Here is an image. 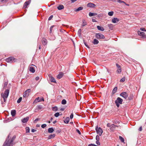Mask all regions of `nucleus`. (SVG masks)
Instances as JSON below:
<instances>
[{
    "mask_svg": "<svg viewBox=\"0 0 146 146\" xmlns=\"http://www.w3.org/2000/svg\"><path fill=\"white\" fill-rule=\"evenodd\" d=\"M116 65L117 68V69L121 68L120 66H119L118 64H116Z\"/></svg>",
    "mask_w": 146,
    "mask_h": 146,
    "instance_id": "49",
    "label": "nucleus"
},
{
    "mask_svg": "<svg viewBox=\"0 0 146 146\" xmlns=\"http://www.w3.org/2000/svg\"><path fill=\"white\" fill-rule=\"evenodd\" d=\"M29 117H27L21 120L22 122L23 123H26L29 120Z\"/></svg>",
    "mask_w": 146,
    "mask_h": 146,
    "instance_id": "11",
    "label": "nucleus"
},
{
    "mask_svg": "<svg viewBox=\"0 0 146 146\" xmlns=\"http://www.w3.org/2000/svg\"><path fill=\"white\" fill-rule=\"evenodd\" d=\"M96 5L94 3H89L87 4V7H91V8H94L95 7H96Z\"/></svg>",
    "mask_w": 146,
    "mask_h": 146,
    "instance_id": "12",
    "label": "nucleus"
},
{
    "mask_svg": "<svg viewBox=\"0 0 146 146\" xmlns=\"http://www.w3.org/2000/svg\"><path fill=\"white\" fill-rule=\"evenodd\" d=\"M97 28L100 31H104V28L100 26H97Z\"/></svg>",
    "mask_w": 146,
    "mask_h": 146,
    "instance_id": "20",
    "label": "nucleus"
},
{
    "mask_svg": "<svg viewBox=\"0 0 146 146\" xmlns=\"http://www.w3.org/2000/svg\"><path fill=\"white\" fill-rule=\"evenodd\" d=\"M61 103L63 105L66 104V101L65 99H63L61 102Z\"/></svg>",
    "mask_w": 146,
    "mask_h": 146,
    "instance_id": "35",
    "label": "nucleus"
},
{
    "mask_svg": "<svg viewBox=\"0 0 146 146\" xmlns=\"http://www.w3.org/2000/svg\"><path fill=\"white\" fill-rule=\"evenodd\" d=\"M119 139L121 141V142H123V143L124 142V139L123 137H121V136H119Z\"/></svg>",
    "mask_w": 146,
    "mask_h": 146,
    "instance_id": "32",
    "label": "nucleus"
},
{
    "mask_svg": "<svg viewBox=\"0 0 146 146\" xmlns=\"http://www.w3.org/2000/svg\"><path fill=\"white\" fill-rule=\"evenodd\" d=\"M95 36L98 39H104L105 38L104 36L102 34L100 33H96Z\"/></svg>",
    "mask_w": 146,
    "mask_h": 146,
    "instance_id": "6",
    "label": "nucleus"
},
{
    "mask_svg": "<svg viewBox=\"0 0 146 146\" xmlns=\"http://www.w3.org/2000/svg\"><path fill=\"white\" fill-rule=\"evenodd\" d=\"M117 2L120 3H123L125 4L126 5H128V4H125V3L123 1L120 0H118L117 1Z\"/></svg>",
    "mask_w": 146,
    "mask_h": 146,
    "instance_id": "41",
    "label": "nucleus"
},
{
    "mask_svg": "<svg viewBox=\"0 0 146 146\" xmlns=\"http://www.w3.org/2000/svg\"><path fill=\"white\" fill-rule=\"evenodd\" d=\"M64 6L62 5H60L57 7V9L59 10H62L64 8Z\"/></svg>",
    "mask_w": 146,
    "mask_h": 146,
    "instance_id": "25",
    "label": "nucleus"
},
{
    "mask_svg": "<svg viewBox=\"0 0 146 146\" xmlns=\"http://www.w3.org/2000/svg\"><path fill=\"white\" fill-rule=\"evenodd\" d=\"M99 141H96V143L98 145H100V143Z\"/></svg>",
    "mask_w": 146,
    "mask_h": 146,
    "instance_id": "56",
    "label": "nucleus"
},
{
    "mask_svg": "<svg viewBox=\"0 0 146 146\" xmlns=\"http://www.w3.org/2000/svg\"><path fill=\"white\" fill-rule=\"evenodd\" d=\"M9 90L8 89H7L5 91L4 94H1L2 97H5V98H7L8 96L9 95Z\"/></svg>",
    "mask_w": 146,
    "mask_h": 146,
    "instance_id": "7",
    "label": "nucleus"
},
{
    "mask_svg": "<svg viewBox=\"0 0 146 146\" xmlns=\"http://www.w3.org/2000/svg\"><path fill=\"white\" fill-rule=\"evenodd\" d=\"M53 16L52 15H51L48 18V20H51L53 18Z\"/></svg>",
    "mask_w": 146,
    "mask_h": 146,
    "instance_id": "53",
    "label": "nucleus"
},
{
    "mask_svg": "<svg viewBox=\"0 0 146 146\" xmlns=\"http://www.w3.org/2000/svg\"><path fill=\"white\" fill-rule=\"evenodd\" d=\"M92 43L94 44H97L98 43L99 41L97 39H94V40L93 41Z\"/></svg>",
    "mask_w": 146,
    "mask_h": 146,
    "instance_id": "24",
    "label": "nucleus"
},
{
    "mask_svg": "<svg viewBox=\"0 0 146 146\" xmlns=\"http://www.w3.org/2000/svg\"><path fill=\"white\" fill-rule=\"evenodd\" d=\"M17 59L13 57H10L6 59V61L8 62L13 63L16 61Z\"/></svg>",
    "mask_w": 146,
    "mask_h": 146,
    "instance_id": "3",
    "label": "nucleus"
},
{
    "mask_svg": "<svg viewBox=\"0 0 146 146\" xmlns=\"http://www.w3.org/2000/svg\"><path fill=\"white\" fill-rule=\"evenodd\" d=\"M63 74L62 72H60L59 74L57 76V78L58 79H60L62 78L63 76Z\"/></svg>",
    "mask_w": 146,
    "mask_h": 146,
    "instance_id": "18",
    "label": "nucleus"
},
{
    "mask_svg": "<svg viewBox=\"0 0 146 146\" xmlns=\"http://www.w3.org/2000/svg\"><path fill=\"white\" fill-rule=\"evenodd\" d=\"M36 131V130L35 129H31V131L32 132H35Z\"/></svg>",
    "mask_w": 146,
    "mask_h": 146,
    "instance_id": "62",
    "label": "nucleus"
},
{
    "mask_svg": "<svg viewBox=\"0 0 146 146\" xmlns=\"http://www.w3.org/2000/svg\"><path fill=\"white\" fill-rule=\"evenodd\" d=\"M120 95L125 99H126L128 96V94L126 92H123L121 93Z\"/></svg>",
    "mask_w": 146,
    "mask_h": 146,
    "instance_id": "9",
    "label": "nucleus"
},
{
    "mask_svg": "<svg viewBox=\"0 0 146 146\" xmlns=\"http://www.w3.org/2000/svg\"><path fill=\"white\" fill-rule=\"evenodd\" d=\"M83 9V7H79L78 8L76 9L75 10V11H78L82 10Z\"/></svg>",
    "mask_w": 146,
    "mask_h": 146,
    "instance_id": "30",
    "label": "nucleus"
},
{
    "mask_svg": "<svg viewBox=\"0 0 146 146\" xmlns=\"http://www.w3.org/2000/svg\"><path fill=\"white\" fill-rule=\"evenodd\" d=\"M49 79L51 82H53L54 83H56V81L54 78L52 77L50 74H49L48 75Z\"/></svg>",
    "mask_w": 146,
    "mask_h": 146,
    "instance_id": "10",
    "label": "nucleus"
},
{
    "mask_svg": "<svg viewBox=\"0 0 146 146\" xmlns=\"http://www.w3.org/2000/svg\"><path fill=\"white\" fill-rule=\"evenodd\" d=\"M7 1V0H0V2L4 3L5 2Z\"/></svg>",
    "mask_w": 146,
    "mask_h": 146,
    "instance_id": "59",
    "label": "nucleus"
},
{
    "mask_svg": "<svg viewBox=\"0 0 146 146\" xmlns=\"http://www.w3.org/2000/svg\"><path fill=\"white\" fill-rule=\"evenodd\" d=\"M113 14V11L109 12L108 13V15L110 16H112Z\"/></svg>",
    "mask_w": 146,
    "mask_h": 146,
    "instance_id": "39",
    "label": "nucleus"
},
{
    "mask_svg": "<svg viewBox=\"0 0 146 146\" xmlns=\"http://www.w3.org/2000/svg\"><path fill=\"white\" fill-rule=\"evenodd\" d=\"M54 131V129L52 127L49 128L48 129V131L49 133H52Z\"/></svg>",
    "mask_w": 146,
    "mask_h": 146,
    "instance_id": "26",
    "label": "nucleus"
},
{
    "mask_svg": "<svg viewBox=\"0 0 146 146\" xmlns=\"http://www.w3.org/2000/svg\"><path fill=\"white\" fill-rule=\"evenodd\" d=\"M117 89V87H115L114 88V89H113V90L112 91V93L113 94H115L116 92Z\"/></svg>",
    "mask_w": 146,
    "mask_h": 146,
    "instance_id": "28",
    "label": "nucleus"
},
{
    "mask_svg": "<svg viewBox=\"0 0 146 146\" xmlns=\"http://www.w3.org/2000/svg\"><path fill=\"white\" fill-rule=\"evenodd\" d=\"M4 101V102H6V99L7 98H5V97H2Z\"/></svg>",
    "mask_w": 146,
    "mask_h": 146,
    "instance_id": "57",
    "label": "nucleus"
},
{
    "mask_svg": "<svg viewBox=\"0 0 146 146\" xmlns=\"http://www.w3.org/2000/svg\"><path fill=\"white\" fill-rule=\"evenodd\" d=\"M96 141H99L100 139L98 135H97L96 137Z\"/></svg>",
    "mask_w": 146,
    "mask_h": 146,
    "instance_id": "48",
    "label": "nucleus"
},
{
    "mask_svg": "<svg viewBox=\"0 0 146 146\" xmlns=\"http://www.w3.org/2000/svg\"><path fill=\"white\" fill-rule=\"evenodd\" d=\"M39 77H38V76H37V77H36L35 78V80H36V81H37V80H39Z\"/></svg>",
    "mask_w": 146,
    "mask_h": 146,
    "instance_id": "61",
    "label": "nucleus"
},
{
    "mask_svg": "<svg viewBox=\"0 0 146 146\" xmlns=\"http://www.w3.org/2000/svg\"><path fill=\"white\" fill-rule=\"evenodd\" d=\"M123 100L119 97H118L115 101V103L117 107H119L120 104H122Z\"/></svg>",
    "mask_w": 146,
    "mask_h": 146,
    "instance_id": "2",
    "label": "nucleus"
},
{
    "mask_svg": "<svg viewBox=\"0 0 146 146\" xmlns=\"http://www.w3.org/2000/svg\"><path fill=\"white\" fill-rule=\"evenodd\" d=\"M31 91L30 89H27L23 93V97L27 98L29 95V93Z\"/></svg>",
    "mask_w": 146,
    "mask_h": 146,
    "instance_id": "5",
    "label": "nucleus"
},
{
    "mask_svg": "<svg viewBox=\"0 0 146 146\" xmlns=\"http://www.w3.org/2000/svg\"><path fill=\"white\" fill-rule=\"evenodd\" d=\"M133 93L132 94H131L130 95L129 98H128V100H131L133 99Z\"/></svg>",
    "mask_w": 146,
    "mask_h": 146,
    "instance_id": "33",
    "label": "nucleus"
},
{
    "mask_svg": "<svg viewBox=\"0 0 146 146\" xmlns=\"http://www.w3.org/2000/svg\"><path fill=\"white\" fill-rule=\"evenodd\" d=\"M137 33L140 36L143 37L145 36V33L143 32H141L139 31H137Z\"/></svg>",
    "mask_w": 146,
    "mask_h": 146,
    "instance_id": "16",
    "label": "nucleus"
},
{
    "mask_svg": "<svg viewBox=\"0 0 146 146\" xmlns=\"http://www.w3.org/2000/svg\"><path fill=\"white\" fill-rule=\"evenodd\" d=\"M81 30L80 29H79L78 32V34L79 36H80L81 35Z\"/></svg>",
    "mask_w": 146,
    "mask_h": 146,
    "instance_id": "38",
    "label": "nucleus"
},
{
    "mask_svg": "<svg viewBox=\"0 0 146 146\" xmlns=\"http://www.w3.org/2000/svg\"><path fill=\"white\" fill-rule=\"evenodd\" d=\"M107 126L108 127H109L110 128L111 126V125L110 123H108L107 124Z\"/></svg>",
    "mask_w": 146,
    "mask_h": 146,
    "instance_id": "54",
    "label": "nucleus"
},
{
    "mask_svg": "<svg viewBox=\"0 0 146 146\" xmlns=\"http://www.w3.org/2000/svg\"><path fill=\"white\" fill-rule=\"evenodd\" d=\"M70 120V118L68 117H66L64 121V123H68Z\"/></svg>",
    "mask_w": 146,
    "mask_h": 146,
    "instance_id": "21",
    "label": "nucleus"
},
{
    "mask_svg": "<svg viewBox=\"0 0 146 146\" xmlns=\"http://www.w3.org/2000/svg\"><path fill=\"white\" fill-rule=\"evenodd\" d=\"M31 2V0H29L28 1H26L24 3L23 8L24 9H26L27 6L29 5Z\"/></svg>",
    "mask_w": 146,
    "mask_h": 146,
    "instance_id": "8",
    "label": "nucleus"
},
{
    "mask_svg": "<svg viewBox=\"0 0 146 146\" xmlns=\"http://www.w3.org/2000/svg\"><path fill=\"white\" fill-rule=\"evenodd\" d=\"M97 15V14L96 13H92L91 12H90L89 13V15L90 17H92L96 15Z\"/></svg>",
    "mask_w": 146,
    "mask_h": 146,
    "instance_id": "23",
    "label": "nucleus"
},
{
    "mask_svg": "<svg viewBox=\"0 0 146 146\" xmlns=\"http://www.w3.org/2000/svg\"><path fill=\"white\" fill-rule=\"evenodd\" d=\"M46 125L45 124H42L41 125V127L42 128H44L45 127H46Z\"/></svg>",
    "mask_w": 146,
    "mask_h": 146,
    "instance_id": "46",
    "label": "nucleus"
},
{
    "mask_svg": "<svg viewBox=\"0 0 146 146\" xmlns=\"http://www.w3.org/2000/svg\"><path fill=\"white\" fill-rule=\"evenodd\" d=\"M119 19L117 18H114L112 20V22L113 23H116L119 21Z\"/></svg>",
    "mask_w": 146,
    "mask_h": 146,
    "instance_id": "14",
    "label": "nucleus"
},
{
    "mask_svg": "<svg viewBox=\"0 0 146 146\" xmlns=\"http://www.w3.org/2000/svg\"><path fill=\"white\" fill-rule=\"evenodd\" d=\"M40 99L39 97H38L35 99V100L34 101L33 103H36L38 102H40Z\"/></svg>",
    "mask_w": 146,
    "mask_h": 146,
    "instance_id": "22",
    "label": "nucleus"
},
{
    "mask_svg": "<svg viewBox=\"0 0 146 146\" xmlns=\"http://www.w3.org/2000/svg\"><path fill=\"white\" fill-rule=\"evenodd\" d=\"M87 24L86 21L85 20H83L82 24V27H84Z\"/></svg>",
    "mask_w": 146,
    "mask_h": 146,
    "instance_id": "29",
    "label": "nucleus"
},
{
    "mask_svg": "<svg viewBox=\"0 0 146 146\" xmlns=\"http://www.w3.org/2000/svg\"><path fill=\"white\" fill-rule=\"evenodd\" d=\"M84 44L86 47H87L88 48H90L89 46L87 44L86 42H84Z\"/></svg>",
    "mask_w": 146,
    "mask_h": 146,
    "instance_id": "52",
    "label": "nucleus"
},
{
    "mask_svg": "<svg viewBox=\"0 0 146 146\" xmlns=\"http://www.w3.org/2000/svg\"><path fill=\"white\" fill-rule=\"evenodd\" d=\"M108 26L109 28L111 30H112L113 28V25L112 24H110L108 25Z\"/></svg>",
    "mask_w": 146,
    "mask_h": 146,
    "instance_id": "34",
    "label": "nucleus"
},
{
    "mask_svg": "<svg viewBox=\"0 0 146 146\" xmlns=\"http://www.w3.org/2000/svg\"><path fill=\"white\" fill-rule=\"evenodd\" d=\"M88 146H94V144H90L88 145Z\"/></svg>",
    "mask_w": 146,
    "mask_h": 146,
    "instance_id": "64",
    "label": "nucleus"
},
{
    "mask_svg": "<svg viewBox=\"0 0 146 146\" xmlns=\"http://www.w3.org/2000/svg\"><path fill=\"white\" fill-rule=\"evenodd\" d=\"M58 110V108L56 106H55L52 108V110L53 111H57Z\"/></svg>",
    "mask_w": 146,
    "mask_h": 146,
    "instance_id": "31",
    "label": "nucleus"
},
{
    "mask_svg": "<svg viewBox=\"0 0 146 146\" xmlns=\"http://www.w3.org/2000/svg\"><path fill=\"white\" fill-rule=\"evenodd\" d=\"M55 26L54 25H53V26H51L50 28V33H51L52 32V28L55 27Z\"/></svg>",
    "mask_w": 146,
    "mask_h": 146,
    "instance_id": "43",
    "label": "nucleus"
},
{
    "mask_svg": "<svg viewBox=\"0 0 146 146\" xmlns=\"http://www.w3.org/2000/svg\"><path fill=\"white\" fill-rule=\"evenodd\" d=\"M140 30L142 31H146L145 29L144 28H142L140 29Z\"/></svg>",
    "mask_w": 146,
    "mask_h": 146,
    "instance_id": "51",
    "label": "nucleus"
},
{
    "mask_svg": "<svg viewBox=\"0 0 146 146\" xmlns=\"http://www.w3.org/2000/svg\"><path fill=\"white\" fill-rule=\"evenodd\" d=\"M40 102H41V101H44V99L43 97H42V98H41L40 99Z\"/></svg>",
    "mask_w": 146,
    "mask_h": 146,
    "instance_id": "58",
    "label": "nucleus"
},
{
    "mask_svg": "<svg viewBox=\"0 0 146 146\" xmlns=\"http://www.w3.org/2000/svg\"><path fill=\"white\" fill-rule=\"evenodd\" d=\"M25 129L26 131V133H29V132L30 131V129L29 127H26L25 128Z\"/></svg>",
    "mask_w": 146,
    "mask_h": 146,
    "instance_id": "40",
    "label": "nucleus"
},
{
    "mask_svg": "<svg viewBox=\"0 0 146 146\" xmlns=\"http://www.w3.org/2000/svg\"><path fill=\"white\" fill-rule=\"evenodd\" d=\"M42 108V106L40 105H38L37 106L36 109L38 110H40Z\"/></svg>",
    "mask_w": 146,
    "mask_h": 146,
    "instance_id": "37",
    "label": "nucleus"
},
{
    "mask_svg": "<svg viewBox=\"0 0 146 146\" xmlns=\"http://www.w3.org/2000/svg\"><path fill=\"white\" fill-rule=\"evenodd\" d=\"M29 71L33 73H34L35 72V70L33 66H30L29 67Z\"/></svg>",
    "mask_w": 146,
    "mask_h": 146,
    "instance_id": "17",
    "label": "nucleus"
},
{
    "mask_svg": "<svg viewBox=\"0 0 146 146\" xmlns=\"http://www.w3.org/2000/svg\"><path fill=\"white\" fill-rule=\"evenodd\" d=\"M52 119H53V118L52 117H51L50 119V121H47V122H48V123H50V122L52 121Z\"/></svg>",
    "mask_w": 146,
    "mask_h": 146,
    "instance_id": "50",
    "label": "nucleus"
},
{
    "mask_svg": "<svg viewBox=\"0 0 146 146\" xmlns=\"http://www.w3.org/2000/svg\"><path fill=\"white\" fill-rule=\"evenodd\" d=\"M8 84V82H4L3 86V88L5 89L6 88V86H7Z\"/></svg>",
    "mask_w": 146,
    "mask_h": 146,
    "instance_id": "36",
    "label": "nucleus"
},
{
    "mask_svg": "<svg viewBox=\"0 0 146 146\" xmlns=\"http://www.w3.org/2000/svg\"><path fill=\"white\" fill-rule=\"evenodd\" d=\"M116 127H117V126L115 125L114 124H112L111 125L110 129L111 131H113L115 129Z\"/></svg>",
    "mask_w": 146,
    "mask_h": 146,
    "instance_id": "13",
    "label": "nucleus"
},
{
    "mask_svg": "<svg viewBox=\"0 0 146 146\" xmlns=\"http://www.w3.org/2000/svg\"><path fill=\"white\" fill-rule=\"evenodd\" d=\"M73 117V113H72L70 116V119H72Z\"/></svg>",
    "mask_w": 146,
    "mask_h": 146,
    "instance_id": "55",
    "label": "nucleus"
},
{
    "mask_svg": "<svg viewBox=\"0 0 146 146\" xmlns=\"http://www.w3.org/2000/svg\"><path fill=\"white\" fill-rule=\"evenodd\" d=\"M76 131H77V132L78 133V134H81V132H80V131L78 129H76Z\"/></svg>",
    "mask_w": 146,
    "mask_h": 146,
    "instance_id": "60",
    "label": "nucleus"
},
{
    "mask_svg": "<svg viewBox=\"0 0 146 146\" xmlns=\"http://www.w3.org/2000/svg\"><path fill=\"white\" fill-rule=\"evenodd\" d=\"M42 44L44 45H46L47 43V41L46 39L44 38H43L42 39Z\"/></svg>",
    "mask_w": 146,
    "mask_h": 146,
    "instance_id": "15",
    "label": "nucleus"
},
{
    "mask_svg": "<svg viewBox=\"0 0 146 146\" xmlns=\"http://www.w3.org/2000/svg\"><path fill=\"white\" fill-rule=\"evenodd\" d=\"M15 138L16 136H14L11 139V137L9 135L3 146H13V141Z\"/></svg>",
    "mask_w": 146,
    "mask_h": 146,
    "instance_id": "1",
    "label": "nucleus"
},
{
    "mask_svg": "<svg viewBox=\"0 0 146 146\" xmlns=\"http://www.w3.org/2000/svg\"><path fill=\"white\" fill-rule=\"evenodd\" d=\"M92 21L93 22H97V21L95 19H92Z\"/></svg>",
    "mask_w": 146,
    "mask_h": 146,
    "instance_id": "63",
    "label": "nucleus"
},
{
    "mask_svg": "<svg viewBox=\"0 0 146 146\" xmlns=\"http://www.w3.org/2000/svg\"><path fill=\"white\" fill-rule=\"evenodd\" d=\"M125 78H123L121 79L120 81L122 82H123L125 81Z\"/></svg>",
    "mask_w": 146,
    "mask_h": 146,
    "instance_id": "47",
    "label": "nucleus"
},
{
    "mask_svg": "<svg viewBox=\"0 0 146 146\" xmlns=\"http://www.w3.org/2000/svg\"><path fill=\"white\" fill-rule=\"evenodd\" d=\"M117 72L119 74L121 73V68H118Z\"/></svg>",
    "mask_w": 146,
    "mask_h": 146,
    "instance_id": "42",
    "label": "nucleus"
},
{
    "mask_svg": "<svg viewBox=\"0 0 146 146\" xmlns=\"http://www.w3.org/2000/svg\"><path fill=\"white\" fill-rule=\"evenodd\" d=\"M11 114L13 117L16 114V111L15 110H13L11 111Z\"/></svg>",
    "mask_w": 146,
    "mask_h": 146,
    "instance_id": "19",
    "label": "nucleus"
},
{
    "mask_svg": "<svg viewBox=\"0 0 146 146\" xmlns=\"http://www.w3.org/2000/svg\"><path fill=\"white\" fill-rule=\"evenodd\" d=\"M59 115V112H57L54 114V116L56 117H58Z\"/></svg>",
    "mask_w": 146,
    "mask_h": 146,
    "instance_id": "45",
    "label": "nucleus"
},
{
    "mask_svg": "<svg viewBox=\"0 0 146 146\" xmlns=\"http://www.w3.org/2000/svg\"><path fill=\"white\" fill-rule=\"evenodd\" d=\"M22 99V97L19 98L17 100V103H20L21 102V101Z\"/></svg>",
    "mask_w": 146,
    "mask_h": 146,
    "instance_id": "44",
    "label": "nucleus"
},
{
    "mask_svg": "<svg viewBox=\"0 0 146 146\" xmlns=\"http://www.w3.org/2000/svg\"><path fill=\"white\" fill-rule=\"evenodd\" d=\"M96 130L97 133L99 134L100 136H101L103 132L102 129L100 127H98V126H97L96 127Z\"/></svg>",
    "mask_w": 146,
    "mask_h": 146,
    "instance_id": "4",
    "label": "nucleus"
},
{
    "mask_svg": "<svg viewBox=\"0 0 146 146\" xmlns=\"http://www.w3.org/2000/svg\"><path fill=\"white\" fill-rule=\"evenodd\" d=\"M55 136V135L54 134H51L48 137V139H51L54 138Z\"/></svg>",
    "mask_w": 146,
    "mask_h": 146,
    "instance_id": "27",
    "label": "nucleus"
}]
</instances>
